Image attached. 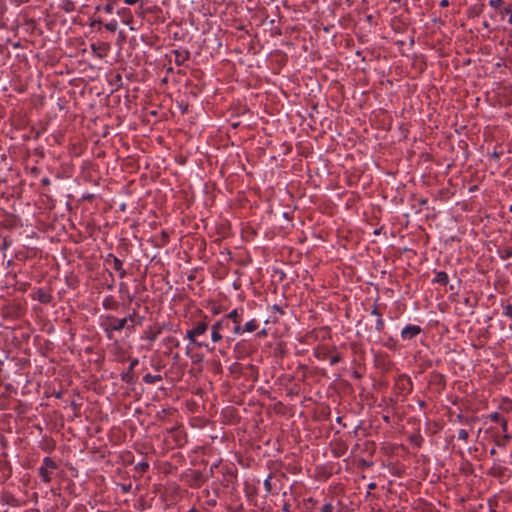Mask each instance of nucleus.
Here are the masks:
<instances>
[{
	"mask_svg": "<svg viewBox=\"0 0 512 512\" xmlns=\"http://www.w3.org/2000/svg\"><path fill=\"white\" fill-rule=\"evenodd\" d=\"M210 327V319L208 316L203 315L199 320L192 323V327L186 330L185 338L197 348H206L210 351L214 350V347H209L208 343L198 340L199 336L204 335Z\"/></svg>",
	"mask_w": 512,
	"mask_h": 512,
	"instance_id": "nucleus-1",
	"label": "nucleus"
},
{
	"mask_svg": "<svg viewBox=\"0 0 512 512\" xmlns=\"http://www.w3.org/2000/svg\"><path fill=\"white\" fill-rule=\"evenodd\" d=\"M100 320V325L109 340L113 339L114 332H121L123 329H127L125 317L117 318L114 315L107 314L101 315Z\"/></svg>",
	"mask_w": 512,
	"mask_h": 512,
	"instance_id": "nucleus-2",
	"label": "nucleus"
},
{
	"mask_svg": "<svg viewBox=\"0 0 512 512\" xmlns=\"http://www.w3.org/2000/svg\"><path fill=\"white\" fill-rule=\"evenodd\" d=\"M394 389L398 395L406 398L413 390V382L407 374H400L395 380Z\"/></svg>",
	"mask_w": 512,
	"mask_h": 512,
	"instance_id": "nucleus-3",
	"label": "nucleus"
},
{
	"mask_svg": "<svg viewBox=\"0 0 512 512\" xmlns=\"http://www.w3.org/2000/svg\"><path fill=\"white\" fill-rule=\"evenodd\" d=\"M125 320L127 322V330L132 332L136 326H141L144 323L145 317L139 315L137 309H133L131 313L125 316Z\"/></svg>",
	"mask_w": 512,
	"mask_h": 512,
	"instance_id": "nucleus-4",
	"label": "nucleus"
},
{
	"mask_svg": "<svg viewBox=\"0 0 512 512\" xmlns=\"http://www.w3.org/2000/svg\"><path fill=\"white\" fill-rule=\"evenodd\" d=\"M139 360L137 358H133L130 360V364L126 372L121 374V380L127 384L135 383L136 376L134 374V368L138 365Z\"/></svg>",
	"mask_w": 512,
	"mask_h": 512,
	"instance_id": "nucleus-5",
	"label": "nucleus"
},
{
	"mask_svg": "<svg viewBox=\"0 0 512 512\" xmlns=\"http://www.w3.org/2000/svg\"><path fill=\"white\" fill-rule=\"evenodd\" d=\"M105 262L112 264L114 270L118 272L120 278H124L126 276V271L123 268V262L114 254L109 253L105 259Z\"/></svg>",
	"mask_w": 512,
	"mask_h": 512,
	"instance_id": "nucleus-6",
	"label": "nucleus"
},
{
	"mask_svg": "<svg viewBox=\"0 0 512 512\" xmlns=\"http://www.w3.org/2000/svg\"><path fill=\"white\" fill-rule=\"evenodd\" d=\"M422 332V328L418 325H406L401 331V338L403 340H412Z\"/></svg>",
	"mask_w": 512,
	"mask_h": 512,
	"instance_id": "nucleus-7",
	"label": "nucleus"
},
{
	"mask_svg": "<svg viewBox=\"0 0 512 512\" xmlns=\"http://www.w3.org/2000/svg\"><path fill=\"white\" fill-rule=\"evenodd\" d=\"M430 385L436 386L438 391L441 392L446 388V377L444 374L433 371L430 375Z\"/></svg>",
	"mask_w": 512,
	"mask_h": 512,
	"instance_id": "nucleus-8",
	"label": "nucleus"
},
{
	"mask_svg": "<svg viewBox=\"0 0 512 512\" xmlns=\"http://www.w3.org/2000/svg\"><path fill=\"white\" fill-rule=\"evenodd\" d=\"M162 333V327L158 324L149 326L145 331L142 338L149 340L151 343L156 341L158 336Z\"/></svg>",
	"mask_w": 512,
	"mask_h": 512,
	"instance_id": "nucleus-9",
	"label": "nucleus"
},
{
	"mask_svg": "<svg viewBox=\"0 0 512 512\" xmlns=\"http://www.w3.org/2000/svg\"><path fill=\"white\" fill-rule=\"evenodd\" d=\"M102 306L106 310H117L119 304L112 295H108L103 299Z\"/></svg>",
	"mask_w": 512,
	"mask_h": 512,
	"instance_id": "nucleus-10",
	"label": "nucleus"
},
{
	"mask_svg": "<svg viewBox=\"0 0 512 512\" xmlns=\"http://www.w3.org/2000/svg\"><path fill=\"white\" fill-rule=\"evenodd\" d=\"M36 299L43 304H48L52 300V295L45 291L44 289L40 288L36 292Z\"/></svg>",
	"mask_w": 512,
	"mask_h": 512,
	"instance_id": "nucleus-11",
	"label": "nucleus"
},
{
	"mask_svg": "<svg viewBox=\"0 0 512 512\" xmlns=\"http://www.w3.org/2000/svg\"><path fill=\"white\" fill-rule=\"evenodd\" d=\"M449 282V277L446 272L438 271L435 273V277L432 279L433 284L447 285Z\"/></svg>",
	"mask_w": 512,
	"mask_h": 512,
	"instance_id": "nucleus-12",
	"label": "nucleus"
},
{
	"mask_svg": "<svg viewBox=\"0 0 512 512\" xmlns=\"http://www.w3.org/2000/svg\"><path fill=\"white\" fill-rule=\"evenodd\" d=\"M242 313L243 309H241V312H239L238 309H233L228 314L224 315L225 318L228 319L229 322H233V324H237V322H242Z\"/></svg>",
	"mask_w": 512,
	"mask_h": 512,
	"instance_id": "nucleus-13",
	"label": "nucleus"
},
{
	"mask_svg": "<svg viewBox=\"0 0 512 512\" xmlns=\"http://www.w3.org/2000/svg\"><path fill=\"white\" fill-rule=\"evenodd\" d=\"M329 354H330V350L328 348L324 347V346H317L313 350V355L318 360H325L328 357Z\"/></svg>",
	"mask_w": 512,
	"mask_h": 512,
	"instance_id": "nucleus-14",
	"label": "nucleus"
},
{
	"mask_svg": "<svg viewBox=\"0 0 512 512\" xmlns=\"http://www.w3.org/2000/svg\"><path fill=\"white\" fill-rule=\"evenodd\" d=\"M212 326L215 327L216 329H218L222 333V331H224L225 329H229L230 328V322L228 321L227 318H225L223 316L219 320L215 321L212 324Z\"/></svg>",
	"mask_w": 512,
	"mask_h": 512,
	"instance_id": "nucleus-15",
	"label": "nucleus"
},
{
	"mask_svg": "<svg viewBox=\"0 0 512 512\" xmlns=\"http://www.w3.org/2000/svg\"><path fill=\"white\" fill-rule=\"evenodd\" d=\"M38 473L44 483H49L51 481V472L49 469H46V467L40 466Z\"/></svg>",
	"mask_w": 512,
	"mask_h": 512,
	"instance_id": "nucleus-16",
	"label": "nucleus"
},
{
	"mask_svg": "<svg viewBox=\"0 0 512 512\" xmlns=\"http://www.w3.org/2000/svg\"><path fill=\"white\" fill-rule=\"evenodd\" d=\"M143 381L146 384H155L157 382L162 381V376L160 374L152 375L150 373H147L146 375L143 376Z\"/></svg>",
	"mask_w": 512,
	"mask_h": 512,
	"instance_id": "nucleus-17",
	"label": "nucleus"
},
{
	"mask_svg": "<svg viewBox=\"0 0 512 512\" xmlns=\"http://www.w3.org/2000/svg\"><path fill=\"white\" fill-rule=\"evenodd\" d=\"M498 255L500 259L507 260L512 257V246L503 247L498 249Z\"/></svg>",
	"mask_w": 512,
	"mask_h": 512,
	"instance_id": "nucleus-18",
	"label": "nucleus"
},
{
	"mask_svg": "<svg viewBox=\"0 0 512 512\" xmlns=\"http://www.w3.org/2000/svg\"><path fill=\"white\" fill-rule=\"evenodd\" d=\"M210 330H211V340L213 343H218L221 340H223L224 337L218 329H216L215 327L210 325Z\"/></svg>",
	"mask_w": 512,
	"mask_h": 512,
	"instance_id": "nucleus-19",
	"label": "nucleus"
},
{
	"mask_svg": "<svg viewBox=\"0 0 512 512\" xmlns=\"http://www.w3.org/2000/svg\"><path fill=\"white\" fill-rule=\"evenodd\" d=\"M117 13L123 16V22L125 24H130L133 21V16L128 9L122 8L121 10H118Z\"/></svg>",
	"mask_w": 512,
	"mask_h": 512,
	"instance_id": "nucleus-20",
	"label": "nucleus"
},
{
	"mask_svg": "<svg viewBox=\"0 0 512 512\" xmlns=\"http://www.w3.org/2000/svg\"><path fill=\"white\" fill-rule=\"evenodd\" d=\"M258 322L256 319H252L250 321H248L244 326H243V330L244 332H254L255 330H257L258 328Z\"/></svg>",
	"mask_w": 512,
	"mask_h": 512,
	"instance_id": "nucleus-21",
	"label": "nucleus"
},
{
	"mask_svg": "<svg viewBox=\"0 0 512 512\" xmlns=\"http://www.w3.org/2000/svg\"><path fill=\"white\" fill-rule=\"evenodd\" d=\"M119 292L121 294H123V293L126 294V298H127L129 303H131L133 301L134 296L129 293L128 286H127L126 283H124V282L120 283V285H119Z\"/></svg>",
	"mask_w": 512,
	"mask_h": 512,
	"instance_id": "nucleus-22",
	"label": "nucleus"
},
{
	"mask_svg": "<svg viewBox=\"0 0 512 512\" xmlns=\"http://www.w3.org/2000/svg\"><path fill=\"white\" fill-rule=\"evenodd\" d=\"M41 466L46 467V469H49V470H54L57 468L56 462L51 457H45L43 459Z\"/></svg>",
	"mask_w": 512,
	"mask_h": 512,
	"instance_id": "nucleus-23",
	"label": "nucleus"
},
{
	"mask_svg": "<svg viewBox=\"0 0 512 512\" xmlns=\"http://www.w3.org/2000/svg\"><path fill=\"white\" fill-rule=\"evenodd\" d=\"M512 439L509 434H504L503 437L496 439V445L499 447H505Z\"/></svg>",
	"mask_w": 512,
	"mask_h": 512,
	"instance_id": "nucleus-24",
	"label": "nucleus"
},
{
	"mask_svg": "<svg viewBox=\"0 0 512 512\" xmlns=\"http://www.w3.org/2000/svg\"><path fill=\"white\" fill-rule=\"evenodd\" d=\"M0 502L8 505H15V498L12 495H2Z\"/></svg>",
	"mask_w": 512,
	"mask_h": 512,
	"instance_id": "nucleus-25",
	"label": "nucleus"
},
{
	"mask_svg": "<svg viewBox=\"0 0 512 512\" xmlns=\"http://www.w3.org/2000/svg\"><path fill=\"white\" fill-rule=\"evenodd\" d=\"M334 510H335V507H334L333 503L327 502L321 506L319 512H334Z\"/></svg>",
	"mask_w": 512,
	"mask_h": 512,
	"instance_id": "nucleus-26",
	"label": "nucleus"
},
{
	"mask_svg": "<svg viewBox=\"0 0 512 512\" xmlns=\"http://www.w3.org/2000/svg\"><path fill=\"white\" fill-rule=\"evenodd\" d=\"M503 312L502 314L508 318L512 319V304L508 303L506 305H503Z\"/></svg>",
	"mask_w": 512,
	"mask_h": 512,
	"instance_id": "nucleus-27",
	"label": "nucleus"
},
{
	"mask_svg": "<svg viewBox=\"0 0 512 512\" xmlns=\"http://www.w3.org/2000/svg\"><path fill=\"white\" fill-rule=\"evenodd\" d=\"M104 26H105L106 30H108L110 32H115L118 27V23L116 20H111L110 22L106 23Z\"/></svg>",
	"mask_w": 512,
	"mask_h": 512,
	"instance_id": "nucleus-28",
	"label": "nucleus"
},
{
	"mask_svg": "<svg viewBox=\"0 0 512 512\" xmlns=\"http://www.w3.org/2000/svg\"><path fill=\"white\" fill-rule=\"evenodd\" d=\"M385 328V322L382 318V316H379L376 320V325H375V329L378 331V332H382Z\"/></svg>",
	"mask_w": 512,
	"mask_h": 512,
	"instance_id": "nucleus-29",
	"label": "nucleus"
},
{
	"mask_svg": "<svg viewBox=\"0 0 512 512\" xmlns=\"http://www.w3.org/2000/svg\"><path fill=\"white\" fill-rule=\"evenodd\" d=\"M135 469L144 473L149 469V464L146 461L139 462L136 464Z\"/></svg>",
	"mask_w": 512,
	"mask_h": 512,
	"instance_id": "nucleus-30",
	"label": "nucleus"
},
{
	"mask_svg": "<svg viewBox=\"0 0 512 512\" xmlns=\"http://www.w3.org/2000/svg\"><path fill=\"white\" fill-rule=\"evenodd\" d=\"M232 332L234 335H241L244 333L243 327L241 326V322H237V324H233Z\"/></svg>",
	"mask_w": 512,
	"mask_h": 512,
	"instance_id": "nucleus-31",
	"label": "nucleus"
},
{
	"mask_svg": "<svg viewBox=\"0 0 512 512\" xmlns=\"http://www.w3.org/2000/svg\"><path fill=\"white\" fill-rule=\"evenodd\" d=\"M271 478H272V475L269 474V476L264 480V489L267 493H271L272 492V484H271Z\"/></svg>",
	"mask_w": 512,
	"mask_h": 512,
	"instance_id": "nucleus-32",
	"label": "nucleus"
},
{
	"mask_svg": "<svg viewBox=\"0 0 512 512\" xmlns=\"http://www.w3.org/2000/svg\"><path fill=\"white\" fill-rule=\"evenodd\" d=\"M488 418L491 421L497 422V423H500L503 420V417L498 412H493V413L489 414Z\"/></svg>",
	"mask_w": 512,
	"mask_h": 512,
	"instance_id": "nucleus-33",
	"label": "nucleus"
},
{
	"mask_svg": "<svg viewBox=\"0 0 512 512\" xmlns=\"http://www.w3.org/2000/svg\"><path fill=\"white\" fill-rule=\"evenodd\" d=\"M164 342L166 344L174 346V347H178L179 346V341L175 337H173V336H169V337L165 338Z\"/></svg>",
	"mask_w": 512,
	"mask_h": 512,
	"instance_id": "nucleus-34",
	"label": "nucleus"
},
{
	"mask_svg": "<svg viewBox=\"0 0 512 512\" xmlns=\"http://www.w3.org/2000/svg\"><path fill=\"white\" fill-rule=\"evenodd\" d=\"M341 360H342V354L336 353L335 355H333L330 358V365L334 366V365L338 364Z\"/></svg>",
	"mask_w": 512,
	"mask_h": 512,
	"instance_id": "nucleus-35",
	"label": "nucleus"
},
{
	"mask_svg": "<svg viewBox=\"0 0 512 512\" xmlns=\"http://www.w3.org/2000/svg\"><path fill=\"white\" fill-rule=\"evenodd\" d=\"M63 9H64V11H66L68 13L72 12L75 9L74 3L70 0L65 1L64 5H63Z\"/></svg>",
	"mask_w": 512,
	"mask_h": 512,
	"instance_id": "nucleus-36",
	"label": "nucleus"
},
{
	"mask_svg": "<svg viewBox=\"0 0 512 512\" xmlns=\"http://www.w3.org/2000/svg\"><path fill=\"white\" fill-rule=\"evenodd\" d=\"M468 438H469L468 431L465 430V429H460L459 432H458V439L463 440V441H467Z\"/></svg>",
	"mask_w": 512,
	"mask_h": 512,
	"instance_id": "nucleus-37",
	"label": "nucleus"
},
{
	"mask_svg": "<svg viewBox=\"0 0 512 512\" xmlns=\"http://www.w3.org/2000/svg\"><path fill=\"white\" fill-rule=\"evenodd\" d=\"M504 3V0H489L488 4L490 7L497 9Z\"/></svg>",
	"mask_w": 512,
	"mask_h": 512,
	"instance_id": "nucleus-38",
	"label": "nucleus"
},
{
	"mask_svg": "<svg viewBox=\"0 0 512 512\" xmlns=\"http://www.w3.org/2000/svg\"><path fill=\"white\" fill-rule=\"evenodd\" d=\"M102 9L105 11V13L111 14L113 12L114 7L112 3H107L105 6L102 7Z\"/></svg>",
	"mask_w": 512,
	"mask_h": 512,
	"instance_id": "nucleus-39",
	"label": "nucleus"
},
{
	"mask_svg": "<svg viewBox=\"0 0 512 512\" xmlns=\"http://www.w3.org/2000/svg\"><path fill=\"white\" fill-rule=\"evenodd\" d=\"M371 314L376 316L377 318L379 316H382L381 312L378 310V305L376 303L373 304V308L371 310Z\"/></svg>",
	"mask_w": 512,
	"mask_h": 512,
	"instance_id": "nucleus-40",
	"label": "nucleus"
},
{
	"mask_svg": "<svg viewBox=\"0 0 512 512\" xmlns=\"http://www.w3.org/2000/svg\"><path fill=\"white\" fill-rule=\"evenodd\" d=\"M499 424H500V426H501L502 431H503L505 434H508V433H507V430H508V421H507L505 418H503V420H502Z\"/></svg>",
	"mask_w": 512,
	"mask_h": 512,
	"instance_id": "nucleus-41",
	"label": "nucleus"
},
{
	"mask_svg": "<svg viewBox=\"0 0 512 512\" xmlns=\"http://www.w3.org/2000/svg\"><path fill=\"white\" fill-rule=\"evenodd\" d=\"M282 512H291V505L289 502L285 501L283 503Z\"/></svg>",
	"mask_w": 512,
	"mask_h": 512,
	"instance_id": "nucleus-42",
	"label": "nucleus"
},
{
	"mask_svg": "<svg viewBox=\"0 0 512 512\" xmlns=\"http://www.w3.org/2000/svg\"><path fill=\"white\" fill-rule=\"evenodd\" d=\"M189 57V52H185L184 55L182 56V60H179L178 58H176V63L178 65L182 64L185 60H187Z\"/></svg>",
	"mask_w": 512,
	"mask_h": 512,
	"instance_id": "nucleus-43",
	"label": "nucleus"
},
{
	"mask_svg": "<svg viewBox=\"0 0 512 512\" xmlns=\"http://www.w3.org/2000/svg\"><path fill=\"white\" fill-rule=\"evenodd\" d=\"M512 12V5H509L502 10H500V13L503 14H510Z\"/></svg>",
	"mask_w": 512,
	"mask_h": 512,
	"instance_id": "nucleus-44",
	"label": "nucleus"
},
{
	"mask_svg": "<svg viewBox=\"0 0 512 512\" xmlns=\"http://www.w3.org/2000/svg\"><path fill=\"white\" fill-rule=\"evenodd\" d=\"M50 179L48 177H44L41 179V185L43 186H49L50 185Z\"/></svg>",
	"mask_w": 512,
	"mask_h": 512,
	"instance_id": "nucleus-45",
	"label": "nucleus"
},
{
	"mask_svg": "<svg viewBox=\"0 0 512 512\" xmlns=\"http://www.w3.org/2000/svg\"><path fill=\"white\" fill-rule=\"evenodd\" d=\"M492 470L494 471V473H493V474H494V475H496V474H498V472H500V471L502 470V467H501L500 465H496V464H495V465L492 467Z\"/></svg>",
	"mask_w": 512,
	"mask_h": 512,
	"instance_id": "nucleus-46",
	"label": "nucleus"
},
{
	"mask_svg": "<svg viewBox=\"0 0 512 512\" xmlns=\"http://www.w3.org/2000/svg\"><path fill=\"white\" fill-rule=\"evenodd\" d=\"M130 489H131V485H130V484H129V485H122V486H121V490H122V492H124V493L129 492V491H130Z\"/></svg>",
	"mask_w": 512,
	"mask_h": 512,
	"instance_id": "nucleus-47",
	"label": "nucleus"
},
{
	"mask_svg": "<svg viewBox=\"0 0 512 512\" xmlns=\"http://www.w3.org/2000/svg\"><path fill=\"white\" fill-rule=\"evenodd\" d=\"M457 420L462 423H466L468 421L462 414L457 415Z\"/></svg>",
	"mask_w": 512,
	"mask_h": 512,
	"instance_id": "nucleus-48",
	"label": "nucleus"
},
{
	"mask_svg": "<svg viewBox=\"0 0 512 512\" xmlns=\"http://www.w3.org/2000/svg\"><path fill=\"white\" fill-rule=\"evenodd\" d=\"M97 24H102V20L101 19H95L93 20L91 23H90V26L93 27Z\"/></svg>",
	"mask_w": 512,
	"mask_h": 512,
	"instance_id": "nucleus-49",
	"label": "nucleus"
},
{
	"mask_svg": "<svg viewBox=\"0 0 512 512\" xmlns=\"http://www.w3.org/2000/svg\"><path fill=\"white\" fill-rule=\"evenodd\" d=\"M125 4L127 5H134L136 4L139 0H123Z\"/></svg>",
	"mask_w": 512,
	"mask_h": 512,
	"instance_id": "nucleus-50",
	"label": "nucleus"
},
{
	"mask_svg": "<svg viewBox=\"0 0 512 512\" xmlns=\"http://www.w3.org/2000/svg\"><path fill=\"white\" fill-rule=\"evenodd\" d=\"M440 7H447L449 5L448 0H441L439 3Z\"/></svg>",
	"mask_w": 512,
	"mask_h": 512,
	"instance_id": "nucleus-51",
	"label": "nucleus"
},
{
	"mask_svg": "<svg viewBox=\"0 0 512 512\" xmlns=\"http://www.w3.org/2000/svg\"><path fill=\"white\" fill-rule=\"evenodd\" d=\"M90 48H91V50H92L93 52H96V51L99 49V46H98L97 44H95V43H92V44L90 45Z\"/></svg>",
	"mask_w": 512,
	"mask_h": 512,
	"instance_id": "nucleus-52",
	"label": "nucleus"
},
{
	"mask_svg": "<svg viewBox=\"0 0 512 512\" xmlns=\"http://www.w3.org/2000/svg\"><path fill=\"white\" fill-rule=\"evenodd\" d=\"M376 487H377V485H376V483H374V482H371V483H369V484H368V489H369V490L376 489Z\"/></svg>",
	"mask_w": 512,
	"mask_h": 512,
	"instance_id": "nucleus-53",
	"label": "nucleus"
},
{
	"mask_svg": "<svg viewBox=\"0 0 512 512\" xmlns=\"http://www.w3.org/2000/svg\"><path fill=\"white\" fill-rule=\"evenodd\" d=\"M240 347H241V344H240V343H237V344L235 345L234 351H235L236 353H239Z\"/></svg>",
	"mask_w": 512,
	"mask_h": 512,
	"instance_id": "nucleus-54",
	"label": "nucleus"
},
{
	"mask_svg": "<svg viewBox=\"0 0 512 512\" xmlns=\"http://www.w3.org/2000/svg\"><path fill=\"white\" fill-rule=\"evenodd\" d=\"M175 54H176V58H178L179 60H182V54L178 51H175Z\"/></svg>",
	"mask_w": 512,
	"mask_h": 512,
	"instance_id": "nucleus-55",
	"label": "nucleus"
},
{
	"mask_svg": "<svg viewBox=\"0 0 512 512\" xmlns=\"http://www.w3.org/2000/svg\"><path fill=\"white\" fill-rule=\"evenodd\" d=\"M418 403H419V406L422 408L426 406V403L423 400H419Z\"/></svg>",
	"mask_w": 512,
	"mask_h": 512,
	"instance_id": "nucleus-56",
	"label": "nucleus"
},
{
	"mask_svg": "<svg viewBox=\"0 0 512 512\" xmlns=\"http://www.w3.org/2000/svg\"><path fill=\"white\" fill-rule=\"evenodd\" d=\"M508 15H509V17H508V23H509L510 25H512V12H511L510 14H508Z\"/></svg>",
	"mask_w": 512,
	"mask_h": 512,
	"instance_id": "nucleus-57",
	"label": "nucleus"
},
{
	"mask_svg": "<svg viewBox=\"0 0 512 512\" xmlns=\"http://www.w3.org/2000/svg\"><path fill=\"white\" fill-rule=\"evenodd\" d=\"M490 455H495L497 452H496V449L495 448H492L490 451H489Z\"/></svg>",
	"mask_w": 512,
	"mask_h": 512,
	"instance_id": "nucleus-58",
	"label": "nucleus"
},
{
	"mask_svg": "<svg viewBox=\"0 0 512 512\" xmlns=\"http://www.w3.org/2000/svg\"><path fill=\"white\" fill-rule=\"evenodd\" d=\"M273 308H274L275 310H277V311H279V312L283 313L279 306L274 305V306H273Z\"/></svg>",
	"mask_w": 512,
	"mask_h": 512,
	"instance_id": "nucleus-59",
	"label": "nucleus"
},
{
	"mask_svg": "<svg viewBox=\"0 0 512 512\" xmlns=\"http://www.w3.org/2000/svg\"><path fill=\"white\" fill-rule=\"evenodd\" d=\"M483 27L488 29V28H489V23L485 21V22L483 23Z\"/></svg>",
	"mask_w": 512,
	"mask_h": 512,
	"instance_id": "nucleus-60",
	"label": "nucleus"
},
{
	"mask_svg": "<svg viewBox=\"0 0 512 512\" xmlns=\"http://www.w3.org/2000/svg\"><path fill=\"white\" fill-rule=\"evenodd\" d=\"M353 375H354V377H356V378H360V374H359L357 371H355V372L353 373Z\"/></svg>",
	"mask_w": 512,
	"mask_h": 512,
	"instance_id": "nucleus-61",
	"label": "nucleus"
},
{
	"mask_svg": "<svg viewBox=\"0 0 512 512\" xmlns=\"http://www.w3.org/2000/svg\"><path fill=\"white\" fill-rule=\"evenodd\" d=\"M188 512H198V510L196 508H191Z\"/></svg>",
	"mask_w": 512,
	"mask_h": 512,
	"instance_id": "nucleus-62",
	"label": "nucleus"
},
{
	"mask_svg": "<svg viewBox=\"0 0 512 512\" xmlns=\"http://www.w3.org/2000/svg\"><path fill=\"white\" fill-rule=\"evenodd\" d=\"M259 335H262V336L266 335V331L262 330L261 332H259Z\"/></svg>",
	"mask_w": 512,
	"mask_h": 512,
	"instance_id": "nucleus-63",
	"label": "nucleus"
},
{
	"mask_svg": "<svg viewBox=\"0 0 512 512\" xmlns=\"http://www.w3.org/2000/svg\"><path fill=\"white\" fill-rule=\"evenodd\" d=\"M449 289H450L451 291H454V290H455V285H450Z\"/></svg>",
	"mask_w": 512,
	"mask_h": 512,
	"instance_id": "nucleus-64",
	"label": "nucleus"
}]
</instances>
